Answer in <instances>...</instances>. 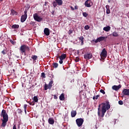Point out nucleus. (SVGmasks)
<instances>
[{"label": "nucleus", "mask_w": 129, "mask_h": 129, "mask_svg": "<svg viewBox=\"0 0 129 129\" xmlns=\"http://www.w3.org/2000/svg\"><path fill=\"white\" fill-rule=\"evenodd\" d=\"M1 116H3V119H2V124L1 126L3 127H5L6 125H7V122L9 121V116L8 115V113H2Z\"/></svg>", "instance_id": "obj_1"}, {"label": "nucleus", "mask_w": 129, "mask_h": 129, "mask_svg": "<svg viewBox=\"0 0 129 129\" xmlns=\"http://www.w3.org/2000/svg\"><path fill=\"white\" fill-rule=\"evenodd\" d=\"M20 51L21 53H26L27 51H30V48L28 45L24 44L20 47Z\"/></svg>", "instance_id": "obj_2"}, {"label": "nucleus", "mask_w": 129, "mask_h": 129, "mask_svg": "<svg viewBox=\"0 0 129 129\" xmlns=\"http://www.w3.org/2000/svg\"><path fill=\"white\" fill-rule=\"evenodd\" d=\"M109 108H110V105L104 104L102 106V113H105L106 112V110H108V109H109Z\"/></svg>", "instance_id": "obj_3"}, {"label": "nucleus", "mask_w": 129, "mask_h": 129, "mask_svg": "<svg viewBox=\"0 0 129 129\" xmlns=\"http://www.w3.org/2000/svg\"><path fill=\"white\" fill-rule=\"evenodd\" d=\"M33 19L35 21L38 22H42V21H43V18L39 16L38 13H35L33 15Z\"/></svg>", "instance_id": "obj_4"}, {"label": "nucleus", "mask_w": 129, "mask_h": 129, "mask_svg": "<svg viewBox=\"0 0 129 129\" xmlns=\"http://www.w3.org/2000/svg\"><path fill=\"white\" fill-rule=\"evenodd\" d=\"M63 5V1L62 0H55L53 3V6L56 8L57 6H62Z\"/></svg>", "instance_id": "obj_5"}, {"label": "nucleus", "mask_w": 129, "mask_h": 129, "mask_svg": "<svg viewBox=\"0 0 129 129\" xmlns=\"http://www.w3.org/2000/svg\"><path fill=\"white\" fill-rule=\"evenodd\" d=\"M76 121L78 126H82V124H83V122H84V120L83 118H80L77 119Z\"/></svg>", "instance_id": "obj_6"}, {"label": "nucleus", "mask_w": 129, "mask_h": 129, "mask_svg": "<svg viewBox=\"0 0 129 129\" xmlns=\"http://www.w3.org/2000/svg\"><path fill=\"white\" fill-rule=\"evenodd\" d=\"M27 13H28V10H25L24 11V15L21 16V21L22 23H24V22H25V21L27 20Z\"/></svg>", "instance_id": "obj_7"}, {"label": "nucleus", "mask_w": 129, "mask_h": 129, "mask_svg": "<svg viewBox=\"0 0 129 129\" xmlns=\"http://www.w3.org/2000/svg\"><path fill=\"white\" fill-rule=\"evenodd\" d=\"M53 81H51L49 82L48 85L45 84L44 86V90H48V89H51V88H52V85L53 84Z\"/></svg>", "instance_id": "obj_8"}, {"label": "nucleus", "mask_w": 129, "mask_h": 129, "mask_svg": "<svg viewBox=\"0 0 129 129\" xmlns=\"http://www.w3.org/2000/svg\"><path fill=\"white\" fill-rule=\"evenodd\" d=\"M106 38V37H104V36H101L98 38H97L96 39H93V41L95 42V43H98V42H101L102 41H103L104 40H105V39Z\"/></svg>", "instance_id": "obj_9"}, {"label": "nucleus", "mask_w": 129, "mask_h": 129, "mask_svg": "<svg viewBox=\"0 0 129 129\" xmlns=\"http://www.w3.org/2000/svg\"><path fill=\"white\" fill-rule=\"evenodd\" d=\"M100 56L103 58H105L107 56V51L105 48L103 49L102 52L100 53Z\"/></svg>", "instance_id": "obj_10"}, {"label": "nucleus", "mask_w": 129, "mask_h": 129, "mask_svg": "<svg viewBox=\"0 0 129 129\" xmlns=\"http://www.w3.org/2000/svg\"><path fill=\"white\" fill-rule=\"evenodd\" d=\"M85 5L87 8H90L92 6V2L90 0H87L85 3Z\"/></svg>", "instance_id": "obj_11"}, {"label": "nucleus", "mask_w": 129, "mask_h": 129, "mask_svg": "<svg viewBox=\"0 0 129 129\" xmlns=\"http://www.w3.org/2000/svg\"><path fill=\"white\" fill-rule=\"evenodd\" d=\"M66 58V54H63L60 56H59V64H63V60Z\"/></svg>", "instance_id": "obj_12"}, {"label": "nucleus", "mask_w": 129, "mask_h": 129, "mask_svg": "<svg viewBox=\"0 0 129 129\" xmlns=\"http://www.w3.org/2000/svg\"><path fill=\"white\" fill-rule=\"evenodd\" d=\"M84 57L86 60H89L92 58V54L91 53H87L84 54Z\"/></svg>", "instance_id": "obj_13"}, {"label": "nucleus", "mask_w": 129, "mask_h": 129, "mask_svg": "<svg viewBox=\"0 0 129 129\" xmlns=\"http://www.w3.org/2000/svg\"><path fill=\"white\" fill-rule=\"evenodd\" d=\"M120 88H121V85H120L118 86L114 85L112 87V89H113V90H115V91H117V90H119V89Z\"/></svg>", "instance_id": "obj_14"}, {"label": "nucleus", "mask_w": 129, "mask_h": 129, "mask_svg": "<svg viewBox=\"0 0 129 129\" xmlns=\"http://www.w3.org/2000/svg\"><path fill=\"white\" fill-rule=\"evenodd\" d=\"M122 93L123 95H126L127 96H129V89H124L122 92Z\"/></svg>", "instance_id": "obj_15"}, {"label": "nucleus", "mask_w": 129, "mask_h": 129, "mask_svg": "<svg viewBox=\"0 0 129 129\" xmlns=\"http://www.w3.org/2000/svg\"><path fill=\"white\" fill-rule=\"evenodd\" d=\"M48 122L49 124H54V123H55V121L53 118L50 117L48 120Z\"/></svg>", "instance_id": "obj_16"}, {"label": "nucleus", "mask_w": 129, "mask_h": 129, "mask_svg": "<svg viewBox=\"0 0 129 129\" xmlns=\"http://www.w3.org/2000/svg\"><path fill=\"white\" fill-rule=\"evenodd\" d=\"M44 33L46 36H49V35H50V30H49V28H45Z\"/></svg>", "instance_id": "obj_17"}, {"label": "nucleus", "mask_w": 129, "mask_h": 129, "mask_svg": "<svg viewBox=\"0 0 129 129\" xmlns=\"http://www.w3.org/2000/svg\"><path fill=\"white\" fill-rule=\"evenodd\" d=\"M80 42H81V45H84V37L83 36H80L79 38Z\"/></svg>", "instance_id": "obj_18"}, {"label": "nucleus", "mask_w": 129, "mask_h": 129, "mask_svg": "<svg viewBox=\"0 0 129 129\" xmlns=\"http://www.w3.org/2000/svg\"><path fill=\"white\" fill-rule=\"evenodd\" d=\"M110 26H107L106 27H104L103 30L105 32H109V31H110Z\"/></svg>", "instance_id": "obj_19"}, {"label": "nucleus", "mask_w": 129, "mask_h": 129, "mask_svg": "<svg viewBox=\"0 0 129 129\" xmlns=\"http://www.w3.org/2000/svg\"><path fill=\"white\" fill-rule=\"evenodd\" d=\"M31 59L33 60V63L36 62V60L38 59V56L35 55H32L31 56Z\"/></svg>", "instance_id": "obj_20"}, {"label": "nucleus", "mask_w": 129, "mask_h": 129, "mask_svg": "<svg viewBox=\"0 0 129 129\" xmlns=\"http://www.w3.org/2000/svg\"><path fill=\"white\" fill-rule=\"evenodd\" d=\"M29 116L30 117H35L36 118H37L38 117V114L37 113H30L29 114Z\"/></svg>", "instance_id": "obj_21"}, {"label": "nucleus", "mask_w": 129, "mask_h": 129, "mask_svg": "<svg viewBox=\"0 0 129 129\" xmlns=\"http://www.w3.org/2000/svg\"><path fill=\"white\" fill-rule=\"evenodd\" d=\"M65 94L64 93H62L60 94V95L59 96V99L61 101L64 100V99H65Z\"/></svg>", "instance_id": "obj_22"}, {"label": "nucleus", "mask_w": 129, "mask_h": 129, "mask_svg": "<svg viewBox=\"0 0 129 129\" xmlns=\"http://www.w3.org/2000/svg\"><path fill=\"white\" fill-rule=\"evenodd\" d=\"M109 6H106V14L108 15L109 14H110V10H109Z\"/></svg>", "instance_id": "obj_23"}, {"label": "nucleus", "mask_w": 129, "mask_h": 129, "mask_svg": "<svg viewBox=\"0 0 129 129\" xmlns=\"http://www.w3.org/2000/svg\"><path fill=\"white\" fill-rule=\"evenodd\" d=\"M32 99L34 102H38V101L39 100L37 96H34Z\"/></svg>", "instance_id": "obj_24"}, {"label": "nucleus", "mask_w": 129, "mask_h": 129, "mask_svg": "<svg viewBox=\"0 0 129 129\" xmlns=\"http://www.w3.org/2000/svg\"><path fill=\"white\" fill-rule=\"evenodd\" d=\"M20 25L14 24L12 26V29H19Z\"/></svg>", "instance_id": "obj_25"}, {"label": "nucleus", "mask_w": 129, "mask_h": 129, "mask_svg": "<svg viewBox=\"0 0 129 129\" xmlns=\"http://www.w3.org/2000/svg\"><path fill=\"white\" fill-rule=\"evenodd\" d=\"M11 13L13 15V16H17V15H18V13H17V12L14 10H11Z\"/></svg>", "instance_id": "obj_26"}, {"label": "nucleus", "mask_w": 129, "mask_h": 129, "mask_svg": "<svg viewBox=\"0 0 129 129\" xmlns=\"http://www.w3.org/2000/svg\"><path fill=\"white\" fill-rule=\"evenodd\" d=\"M112 36L113 37H118V34L116 32H114L112 33Z\"/></svg>", "instance_id": "obj_27"}, {"label": "nucleus", "mask_w": 129, "mask_h": 129, "mask_svg": "<svg viewBox=\"0 0 129 129\" xmlns=\"http://www.w3.org/2000/svg\"><path fill=\"white\" fill-rule=\"evenodd\" d=\"M99 117H103L104 116V113H98Z\"/></svg>", "instance_id": "obj_28"}, {"label": "nucleus", "mask_w": 129, "mask_h": 129, "mask_svg": "<svg viewBox=\"0 0 129 129\" xmlns=\"http://www.w3.org/2000/svg\"><path fill=\"white\" fill-rule=\"evenodd\" d=\"M41 77L42 78H46V74H45V73H42Z\"/></svg>", "instance_id": "obj_29"}, {"label": "nucleus", "mask_w": 129, "mask_h": 129, "mask_svg": "<svg viewBox=\"0 0 129 129\" xmlns=\"http://www.w3.org/2000/svg\"><path fill=\"white\" fill-rule=\"evenodd\" d=\"M53 68H57V67H58V63L56 62L53 63Z\"/></svg>", "instance_id": "obj_30"}, {"label": "nucleus", "mask_w": 129, "mask_h": 129, "mask_svg": "<svg viewBox=\"0 0 129 129\" xmlns=\"http://www.w3.org/2000/svg\"><path fill=\"white\" fill-rule=\"evenodd\" d=\"M83 17H85V18H86L87 16H88V14L86 12H84L83 13Z\"/></svg>", "instance_id": "obj_31"}, {"label": "nucleus", "mask_w": 129, "mask_h": 129, "mask_svg": "<svg viewBox=\"0 0 129 129\" xmlns=\"http://www.w3.org/2000/svg\"><path fill=\"white\" fill-rule=\"evenodd\" d=\"M2 54H3V55H6V53H7V49H4L2 51Z\"/></svg>", "instance_id": "obj_32"}, {"label": "nucleus", "mask_w": 129, "mask_h": 129, "mask_svg": "<svg viewBox=\"0 0 129 129\" xmlns=\"http://www.w3.org/2000/svg\"><path fill=\"white\" fill-rule=\"evenodd\" d=\"M90 27L88 25H86L84 27L85 30H89Z\"/></svg>", "instance_id": "obj_33"}, {"label": "nucleus", "mask_w": 129, "mask_h": 129, "mask_svg": "<svg viewBox=\"0 0 129 129\" xmlns=\"http://www.w3.org/2000/svg\"><path fill=\"white\" fill-rule=\"evenodd\" d=\"M98 113H100L101 112V110H100V105H99L98 106Z\"/></svg>", "instance_id": "obj_34"}, {"label": "nucleus", "mask_w": 129, "mask_h": 129, "mask_svg": "<svg viewBox=\"0 0 129 129\" xmlns=\"http://www.w3.org/2000/svg\"><path fill=\"white\" fill-rule=\"evenodd\" d=\"M17 112H18V113H22V112H23V111H22V109H18L17 110Z\"/></svg>", "instance_id": "obj_35"}, {"label": "nucleus", "mask_w": 129, "mask_h": 129, "mask_svg": "<svg viewBox=\"0 0 129 129\" xmlns=\"http://www.w3.org/2000/svg\"><path fill=\"white\" fill-rule=\"evenodd\" d=\"M100 92H101V93H102L103 94H105V92L102 89H101L100 90Z\"/></svg>", "instance_id": "obj_36"}, {"label": "nucleus", "mask_w": 129, "mask_h": 129, "mask_svg": "<svg viewBox=\"0 0 129 129\" xmlns=\"http://www.w3.org/2000/svg\"><path fill=\"white\" fill-rule=\"evenodd\" d=\"M118 103L120 104V105H122V104H123V102H122L121 100H120L118 101Z\"/></svg>", "instance_id": "obj_37"}, {"label": "nucleus", "mask_w": 129, "mask_h": 129, "mask_svg": "<svg viewBox=\"0 0 129 129\" xmlns=\"http://www.w3.org/2000/svg\"><path fill=\"white\" fill-rule=\"evenodd\" d=\"M10 42L13 45H15L16 44V42L14 41L13 40L11 39Z\"/></svg>", "instance_id": "obj_38"}, {"label": "nucleus", "mask_w": 129, "mask_h": 129, "mask_svg": "<svg viewBox=\"0 0 129 129\" xmlns=\"http://www.w3.org/2000/svg\"><path fill=\"white\" fill-rule=\"evenodd\" d=\"M72 117H75L76 116V113H71Z\"/></svg>", "instance_id": "obj_39"}, {"label": "nucleus", "mask_w": 129, "mask_h": 129, "mask_svg": "<svg viewBox=\"0 0 129 129\" xmlns=\"http://www.w3.org/2000/svg\"><path fill=\"white\" fill-rule=\"evenodd\" d=\"M73 33V30H72V29H70V30L69 31V34H72Z\"/></svg>", "instance_id": "obj_40"}, {"label": "nucleus", "mask_w": 129, "mask_h": 129, "mask_svg": "<svg viewBox=\"0 0 129 129\" xmlns=\"http://www.w3.org/2000/svg\"><path fill=\"white\" fill-rule=\"evenodd\" d=\"M30 105H34L35 104V102L32 101V102L29 103Z\"/></svg>", "instance_id": "obj_41"}, {"label": "nucleus", "mask_w": 129, "mask_h": 129, "mask_svg": "<svg viewBox=\"0 0 129 129\" xmlns=\"http://www.w3.org/2000/svg\"><path fill=\"white\" fill-rule=\"evenodd\" d=\"M76 62H79V57H76L75 58Z\"/></svg>", "instance_id": "obj_42"}, {"label": "nucleus", "mask_w": 129, "mask_h": 129, "mask_svg": "<svg viewBox=\"0 0 129 129\" xmlns=\"http://www.w3.org/2000/svg\"><path fill=\"white\" fill-rule=\"evenodd\" d=\"M53 98L54 99H57L58 98V97H57V96H56V95H54Z\"/></svg>", "instance_id": "obj_43"}, {"label": "nucleus", "mask_w": 129, "mask_h": 129, "mask_svg": "<svg viewBox=\"0 0 129 129\" xmlns=\"http://www.w3.org/2000/svg\"><path fill=\"white\" fill-rule=\"evenodd\" d=\"M6 110H5V109H3V110H2V113H6Z\"/></svg>", "instance_id": "obj_44"}, {"label": "nucleus", "mask_w": 129, "mask_h": 129, "mask_svg": "<svg viewBox=\"0 0 129 129\" xmlns=\"http://www.w3.org/2000/svg\"><path fill=\"white\" fill-rule=\"evenodd\" d=\"M75 9L76 10H78V6H77V5H76V6H75Z\"/></svg>", "instance_id": "obj_45"}, {"label": "nucleus", "mask_w": 129, "mask_h": 129, "mask_svg": "<svg viewBox=\"0 0 129 129\" xmlns=\"http://www.w3.org/2000/svg\"><path fill=\"white\" fill-rule=\"evenodd\" d=\"M99 95H97L96 96V99H98V97H99Z\"/></svg>", "instance_id": "obj_46"}, {"label": "nucleus", "mask_w": 129, "mask_h": 129, "mask_svg": "<svg viewBox=\"0 0 129 129\" xmlns=\"http://www.w3.org/2000/svg\"><path fill=\"white\" fill-rule=\"evenodd\" d=\"M71 9L72 10V11H74L75 9L74 8H73V7L71 6Z\"/></svg>", "instance_id": "obj_47"}, {"label": "nucleus", "mask_w": 129, "mask_h": 129, "mask_svg": "<svg viewBox=\"0 0 129 129\" xmlns=\"http://www.w3.org/2000/svg\"><path fill=\"white\" fill-rule=\"evenodd\" d=\"M13 129H17V127L16 126V125H13Z\"/></svg>", "instance_id": "obj_48"}, {"label": "nucleus", "mask_w": 129, "mask_h": 129, "mask_svg": "<svg viewBox=\"0 0 129 129\" xmlns=\"http://www.w3.org/2000/svg\"><path fill=\"white\" fill-rule=\"evenodd\" d=\"M71 113H76V111H72Z\"/></svg>", "instance_id": "obj_49"}, {"label": "nucleus", "mask_w": 129, "mask_h": 129, "mask_svg": "<svg viewBox=\"0 0 129 129\" xmlns=\"http://www.w3.org/2000/svg\"><path fill=\"white\" fill-rule=\"evenodd\" d=\"M27 108V104L24 105V109H26Z\"/></svg>", "instance_id": "obj_50"}, {"label": "nucleus", "mask_w": 129, "mask_h": 129, "mask_svg": "<svg viewBox=\"0 0 129 129\" xmlns=\"http://www.w3.org/2000/svg\"><path fill=\"white\" fill-rule=\"evenodd\" d=\"M93 99L94 100H95L96 99V97H95V96H94L93 97Z\"/></svg>", "instance_id": "obj_51"}, {"label": "nucleus", "mask_w": 129, "mask_h": 129, "mask_svg": "<svg viewBox=\"0 0 129 129\" xmlns=\"http://www.w3.org/2000/svg\"><path fill=\"white\" fill-rule=\"evenodd\" d=\"M24 110H25V113H27V110H26V109H24Z\"/></svg>", "instance_id": "obj_52"}, {"label": "nucleus", "mask_w": 129, "mask_h": 129, "mask_svg": "<svg viewBox=\"0 0 129 129\" xmlns=\"http://www.w3.org/2000/svg\"><path fill=\"white\" fill-rule=\"evenodd\" d=\"M1 1V2H3L4 0H0Z\"/></svg>", "instance_id": "obj_53"}, {"label": "nucleus", "mask_w": 129, "mask_h": 129, "mask_svg": "<svg viewBox=\"0 0 129 129\" xmlns=\"http://www.w3.org/2000/svg\"><path fill=\"white\" fill-rule=\"evenodd\" d=\"M108 3H110V1H108Z\"/></svg>", "instance_id": "obj_54"}, {"label": "nucleus", "mask_w": 129, "mask_h": 129, "mask_svg": "<svg viewBox=\"0 0 129 129\" xmlns=\"http://www.w3.org/2000/svg\"><path fill=\"white\" fill-rule=\"evenodd\" d=\"M18 127H20V126H19Z\"/></svg>", "instance_id": "obj_55"}]
</instances>
